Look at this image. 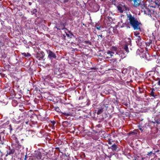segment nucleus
I'll list each match as a JSON object with an SVG mask.
<instances>
[{
  "label": "nucleus",
  "instance_id": "a18cd8bd",
  "mask_svg": "<svg viewBox=\"0 0 160 160\" xmlns=\"http://www.w3.org/2000/svg\"><path fill=\"white\" fill-rule=\"evenodd\" d=\"M59 152H60V150H59Z\"/></svg>",
  "mask_w": 160,
  "mask_h": 160
},
{
  "label": "nucleus",
  "instance_id": "58836bf2",
  "mask_svg": "<svg viewBox=\"0 0 160 160\" xmlns=\"http://www.w3.org/2000/svg\"><path fill=\"white\" fill-rule=\"evenodd\" d=\"M29 4L30 5H31V3L30 2H29Z\"/></svg>",
  "mask_w": 160,
  "mask_h": 160
},
{
  "label": "nucleus",
  "instance_id": "7ed1b4c3",
  "mask_svg": "<svg viewBox=\"0 0 160 160\" xmlns=\"http://www.w3.org/2000/svg\"><path fill=\"white\" fill-rule=\"evenodd\" d=\"M111 51L115 52L116 58L115 60L116 61L119 59V58H125L126 55L123 52L122 50L120 49H118L117 48L115 47H112L111 49Z\"/></svg>",
  "mask_w": 160,
  "mask_h": 160
},
{
  "label": "nucleus",
  "instance_id": "7c9ffc66",
  "mask_svg": "<svg viewBox=\"0 0 160 160\" xmlns=\"http://www.w3.org/2000/svg\"><path fill=\"white\" fill-rule=\"evenodd\" d=\"M158 85L160 86V78L159 79L158 82Z\"/></svg>",
  "mask_w": 160,
  "mask_h": 160
},
{
  "label": "nucleus",
  "instance_id": "a878e982",
  "mask_svg": "<svg viewBox=\"0 0 160 160\" xmlns=\"http://www.w3.org/2000/svg\"><path fill=\"white\" fill-rule=\"evenodd\" d=\"M55 110L57 112H59V109L58 107L55 108Z\"/></svg>",
  "mask_w": 160,
  "mask_h": 160
},
{
  "label": "nucleus",
  "instance_id": "a19ab883",
  "mask_svg": "<svg viewBox=\"0 0 160 160\" xmlns=\"http://www.w3.org/2000/svg\"><path fill=\"white\" fill-rule=\"evenodd\" d=\"M153 149L155 150V148H153Z\"/></svg>",
  "mask_w": 160,
  "mask_h": 160
},
{
  "label": "nucleus",
  "instance_id": "9d476101",
  "mask_svg": "<svg viewBox=\"0 0 160 160\" xmlns=\"http://www.w3.org/2000/svg\"><path fill=\"white\" fill-rule=\"evenodd\" d=\"M141 1L140 0H134V6L135 7H138L140 5Z\"/></svg>",
  "mask_w": 160,
  "mask_h": 160
},
{
  "label": "nucleus",
  "instance_id": "20e7f679",
  "mask_svg": "<svg viewBox=\"0 0 160 160\" xmlns=\"http://www.w3.org/2000/svg\"><path fill=\"white\" fill-rule=\"evenodd\" d=\"M117 8L118 9V12L121 13L129 10L128 8L125 3L122 2L119 4L117 6Z\"/></svg>",
  "mask_w": 160,
  "mask_h": 160
},
{
  "label": "nucleus",
  "instance_id": "c03bdc74",
  "mask_svg": "<svg viewBox=\"0 0 160 160\" xmlns=\"http://www.w3.org/2000/svg\"><path fill=\"white\" fill-rule=\"evenodd\" d=\"M59 152H60V150H59Z\"/></svg>",
  "mask_w": 160,
  "mask_h": 160
},
{
  "label": "nucleus",
  "instance_id": "f8f14e48",
  "mask_svg": "<svg viewBox=\"0 0 160 160\" xmlns=\"http://www.w3.org/2000/svg\"><path fill=\"white\" fill-rule=\"evenodd\" d=\"M36 157L37 159H40L42 157L41 153L39 152H37L36 154Z\"/></svg>",
  "mask_w": 160,
  "mask_h": 160
},
{
  "label": "nucleus",
  "instance_id": "37998d69",
  "mask_svg": "<svg viewBox=\"0 0 160 160\" xmlns=\"http://www.w3.org/2000/svg\"><path fill=\"white\" fill-rule=\"evenodd\" d=\"M28 54H29H29H29V53H28Z\"/></svg>",
  "mask_w": 160,
  "mask_h": 160
},
{
  "label": "nucleus",
  "instance_id": "aec40b11",
  "mask_svg": "<svg viewBox=\"0 0 160 160\" xmlns=\"http://www.w3.org/2000/svg\"><path fill=\"white\" fill-rule=\"evenodd\" d=\"M139 34H140V33L139 32H134V35L135 36H136L137 37L139 36Z\"/></svg>",
  "mask_w": 160,
  "mask_h": 160
},
{
  "label": "nucleus",
  "instance_id": "412c9836",
  "mask_svg": "<svg viewBox=\"0 0 160 160\" xmlns=\"http://www.w3.org/2000/svg\"><path fill=\"white\" fill-rule=\"evenodd\" d=\"M155 3L158 6L160 7V2H158V1H155Z\"/></svg>",
  "mask_w": 160,
  "mask_h": 160
},
{
  "label": "nucleus",
  "instance_id": "9b49d317",
  "mask_svg": "<svg viewBox=\"0 0 160 160\" xmlns=\"http://www.w3.org/2000/svg\"><path fill=\"white\" fill-rule=\"evenodd\" d=\"M155 90L154 88H152L151 90L150 95L154 97V98H156V97L157 96V95H155Z\"/></svg>",
  "mask_w": 160,
  "mask_h": 160
},
{
  "label": "nucleus",
  "instance_id": "473e14b6",
  "mask_svg": "<svg viewBox=\"0 0 160 160\" xmlns=\"http://www.w3.org/2000/svg\"><path fill=\"white\" fill-rule=\"evenodd\" d=\"M111 1L112 2H116V0H111Z\"/></svg>",
  "mask_w": 160,
  "mask_h": 160
},
{
  "label": "nucleus",
  "instance_id": "2eb2a0df",
  "mask_svg": "<svg viewBox=\"0 0 160 160\" xmlns=\"http://www.w3.org/2000/svg\"><path fill=\"white\" fill-rule=\"evenodd\" d=\"M107 54L111 57L113 56L115 52L109 50L107 51Z\"/></svg>",
  "mask_w": 160,
  "mask_h": 160
},
{
  "label": "nucleus",
  "instance_id": "79ce46f5",
  "mask_svg": "<svg viewBox=\"0 0 160 160\" xmlns=\"http://www.w3.org/2000/svg\"><path fill=\"white\" fill-rule=\"evenodd\" d=\"M67 35L68 36V34H67Z\"/></svg>",
  "mask_w": 160,
  "mask_h": 160
},
{
  "label": "nucleus",
  "instance_id": "72a5a7b5",
  "mask_svg": "<svg viewBox=\"0 0 160 160\" xmlns=\"http://www.w3.org/2000/svg\"><path fill=\"white\" fill-rule=\"evenodd\" d=\"M56 149L59 150V148L58 147L56 148Z\"/></svg>",
  "mask_w": 160,
  "mask_h": 160
},
{
  "label": "nucleus",
  "instance_id": "f704fd0d",
  "mask_svg": "<svg viewBox=\"0 0 160 160\" xmlns=\"http://www.w3.org/2000/svg\"><path fill=\"white\" fill-rule=\"evenodd\" d=\"M147 1H148V2H152V0H147Z\"/></svg>",
  "mask_w": 160,
  "mask_h": 160
},
{
  "label": "nucleus",
  "instance_id": "a211bd4d",
  "mask_svg": "<svg viewBox=\"0 0 160 160\" xmlns=\"http://www.w3.org/2000/svg\"><path fill=\"white\" fill-rule=\"evenodd\" d=\"M95 27L98 30H100L101 27L99 26L98 23L96 24L95 26Z\"/></svg>",
  "mask_w": 160,
  "mask_h": 160
},
{
  "label": "nucleus",
  "instance_id": "cd10ccee",
  "mask_svg": "<svg viewBox=\"0 0 160 160\" xmlns=\"http://www.w3.org/2000/svg\"><path fill=\"white\" fill-rule=\"evenodd\" d=\"M68 2H69V0H63V2L64 3H67Z\"/></svg>",
  "mask_w": 160,
  "mask_h": 160
},
{
  "label": "nucleus",
  "instance_id": "ddd939ff",
  "mask_svg": "<svg viewBox=\"0 0 160 160\" xmlns=\"http://www.w3.org/2000/svg\"><path fill=\"white\" fill-rule=\"evenodd\" d=\"M118 148L117 146L115 144H113L110 148L113 151H116Z\"/></svg>",
  "mask_w": 160,
  "mask_h": 160
},
{
  "label": "nucleus",
  "instance_id": "c85d7f7f",
  "mask_svg": "<svg viewBox=\"0 0 160 160\" xmlns=\"http://www.w3.org/2000/svg\"><path fill=\"white\" fill-rule=\"evenodd\" d=\"M22 55H23L24 56H25V57H26L27 56V54L26 53H22Z\"/></svg>",
  "mask_w": 160,
  "mask_h": 160
},
{
  "label": "nucleus",
  "instance_id": "5701e85b",
  "mask_svg": "<svg viewBox=\"0 0 160 160\" xmlns=\"http://www.w3.org/2000/svg\"><path fill=\"white\" fill-rule=\"evenodd\" d=\"M37 11L36 9H34L31 12V13H32V14H33L37 12Z\"/></svg>",
  "mask_w": 160,
  "mask_h": 160
},
{
  "label": "nucleus",
  "instance_id": "0eeeda50",
  "mask_svg": "<svg viewBox=\"0 0 160 160\" xmlns=\"http://www.w3.org/2000/svg\"><path fill=\"white\" fill-rule=\"evenodd\" d=\"M152 72L156 71L158 73L160 72V66H159L158 65H156L155 67H153L151 70Z\"/></svg>",
  "mask_w": 160,
  "mask_h": 160
},
{
  "label": "nucleus",
  "instance_id": "2f4dec72",
  "mask_svg": "<svg viewBox=\"0 0 160 160\" xmlns=\"http://www.w3.org/2000/svg\"><path fill=\"white\" fill-rule=\"evenodd\" d=\"M108 143L110 145H111L112 144V143L111 142L110 140L108 142Z\"/></svg>",
  "mask_w": 160,
  "mask_h": 160
},
{
  "label": "nucleus",
  "instance_id": "c9c22d12",
  "mask_svg": "<svg viewBox=\"0 0 160 160\" xmlns=\"http://www.w3.org/2000/svg\"><path fill=\"white\" fill-rule=\"evenodd\" d=\"M101 1H105L106 0H100Z\"/></svg>",
  "mask_w": 160,
  "mask_h": 160
},
{
  "label": "nucleus",
  "instance_id": "49530a36",
  "mask_svg": "<svg viewBox=\"0 0 160 160\" xmlns=\"http://www.w3.org/2000/svg\"><path fill=\"white\" fill-rule=\"evenodd\" d=\"M2 160H3V159H2Z\"/></svg>",
  "mask_w": 160,
  "mask_h": 160
},
{
  "label": "nucleus",
  "instance_id": "e433bc0d",
  "mask_svg": "<svg viewBox=\"0 0 160 160\" xmlns=\"http://www.w3.org/2000/svg\"><path fill=\"white\" fill-rule=\"evenodd\" d=\"M28 122H26V124H28Z\"/></svg>",
  "mask_w": 160,
  "mask_h": 160
},
{
  "label": "nucleus",
  "instance_id": "6ab92c4d",
  "mask_svg": "<svg viewBox=\"0 0 160 160\" xmlns=\"http://www.w3.org/2000/svg\"><path fill=\"white\" fill-rule=\"evenodd\" d=\"M137 37V38L136 39H137V40L136 41V42H138L139 43L140 42V41L141 40V38H140V36H138Z\"/></svg>",
  "mask_w": 160,
  "mask_h": 160
},
{
  "label": "nucleus",
  "instance_id": "f03ea898",
  "mask_svg": "<svg viewBox=\"0 0 160 160\" xmlns=\"http://www.w3.org/2000/svg\"><path fill=\"white\" fill-rule=\"evenodd\" d=\"M128 18L129 21V24L134 30L140 29V26L141 25V24L134 17V16L129 14L128 16Z\"/></svg>",
  "mask_w": 160,
  "mask_h": 160
},
{
  "label": "nucleus",
  "instance_id": "f257e3e1",
  "mask_svg": "<svg viewBox=\"0 0 160 160\" xmlns=\"http://www.w3.org/2000/svg\"><path fill=\"white\" fill-rule=\"evenodd\" d=\"M142 8L143 10L144 13L150 16L151 17L153 16L156 18H158L160 17V9L159 8L155 10L152 9L151 7L150 8H147L144 6H142Z\"/></svg>",
  "mask_w": 160,
  "mask_h": 160
},
{
  "label": "nucleus",
  "instance_id": "4468645a",
  "mask_svg": "<svg viewBox=\"0 0 160 160\" xmlns=\"http://www.w3.org/2000/svg\"><path fill=\"white\" fill-rule=\"evenodd\" d=\"M97 113L98 115H99L101 114L103 111V108H98Z\"/></svg>",
  "mask_w": 160,
  "mask_h": 160
},
{
  "label": "nucleus",
  "instance_id": "393cba45",
  "mask_svg": "<svg viewBox=\"0 0 160 160\" xmlns=\"http://www.w3.org/2000/svg\"><path fill=\"white\" fill-rule=\"evenodd\" d=\"M159 151V150H154V151L153 152V154H154L155 153H156L157 152H158Z\"/></svg>",
  "mask_w": 160,
  "mask_h": 160
},
{
  "label": "nucleus",
  "instance_id": "b1692460",
  "mask_svg": "<svg viewBox=\"0 0 160 160\" xmlns=\"http://www.w3.org/2000/svg\"><path fill=\"white\" fill-rule=\"evenodd\" d=\"M153 152L151 151L149 152H148L147 154V155L148 156H150L151 154H153Z\"/></svg>",
  "mask_w": 160,
  "mask_h": 160
},
{
  "label": "nucleus",
  "instance_id": "ea45409f",
  "mask_svg": "<svg viewBox=\"0 0 160 160\" xmlns=\"http://www.w3.org/2000/svg\"><path fill=\"white\" fill-rule=\"evenodd\" d=\"M158 160H160V158H158Z\"/></svg>",
  "mask_w": 160,
  "mask_h": 160
},
{
  "label": "nucleus",
  "instance_id": "4be33fe9",
  "mask_svg": "<svg viewBox=\"0 0 160 160\" xmlns=\"http://www.w3.org/2000/svg\"><path fill=\"white\" fill-rule=\"evenodd\" d=\"M76 0H69V3H73L76 1Z\"/></svg>",
  "mask_w": 160,
  "mask_h": 160
},
{
  "label": "nucleus",
  "instance_id": "39448f33",
  "mask_svg": "<svg viewBox=\"0 0 160 160\" xmlns=\"http://www.w3.org/2000/svg\"><path fill=\"white\" fill-rule=\"evenodd\" d=\"M44 55V53L43 52H39L36 54L35 57L39 60L40 61L43 58Z\"/></svg>",
  "mask_w": 160,
  "mask_h": 160
},
{
  "label": "nucleus",
  "instance_id": "4c0bfd02",
  "mask_svg": "<svg viewBox=\"0 0 160 160\" xmlns=\"http://www.w3.org/2000/svg\"><path fill=\"white\" fill-rule=\"evenodd\" d=\"M2 160V158H0V160Z\"/></svg>",
  "mask_w": 160,
  "mask_h": 160
},
{
  "label": "nucleus",
  "instance_id": "6e6552de",
  "mask_svg": "<svg viewBox=\"0 0 160 160\" xmlns=\"http://www.w3.org/2000/svg\"><path fill=\"white\" fill-rule=\"evenodd\" d=\"M136 54L139 55L141 57H143V52L142 49H138L136 51Z\"/></svg>",
  "mask_w": 160,
  "mask_h": 160
},
{
  "label": "nucleus",
  "instance_id": "bb28decb",
  "mask_svg": "<svg viewBox=\"0 0 160 160\" xmlns=\"http://www.w3.org/2000/svg\"><path fill=\"white\" fill-rule=\"evenodd\" d=\"M98 39L99 38H100V39H101L102 38V35H98Z\"/></svg>",
  "mask_w": 160,
  "mask_h": 160
},
{
  "label": "nucleus",
  "instance_id": "dca6fc26",
  "mask_svg": "<svg viewBox=\"0 0 160 160\" xmlns=\"http://www.w3.org/2000/svg\"><path fill=\"white\" fill-rule=\"evenodd\" d=\"M123 49L126 51V52L128 53L129 52L127 45H125L123 47Z\"/></svg>",
  "mask_w": 160,
  "mask_h": 160
},
{
  "label": "nucleus",
  "instance_id": "f3484780",
  "mask_svg": "<svg viewBox=\"0 0 160 160\" xmlns=\"http://www.w3.org/2000/svg\"><path fill=\"white\" fill-rule=\"evenodd\" d=\"M62 113L65 116H72V114L70 113H67L65 112H62Z\"/></svg>",
  "mask_w": 160,
  "mask_h": 160
},
{
  "label": "nucleus",
  "instance_id": "c756f323",
  "mask_svg": "<svg viewBox=\"0 0 160 160\" xmlns=\"http://www.w3.org/2000/svg\"><path fill=\"white\" fill-rule=\"evenodd\" d=\"M9 129L10 130V131H11L12 130V128L11 125H9Z\"/></svg>",
  "mask_w": 160,
  "mask_h": 160
},
{
  "label": "nucleus",
  "instance_id": "1a4fd4ad",
  "mask_svg": "<svg viewBox=\"0 0 160 160\" xmlns=\"http://www.w3.org/2000/svg\"><path fill=\"white\" fill-rule=\"evenodd\" d=\"M107 13L106 15V17L108 19H112V16L113 15V13L110 11H108L107 12Z\"/></svg>",
  "mask_w": 160,
  "mask_h": 160
},
{
  "label": "nucleus",
  "instance_id": "423d86ee",
  "mask_svg": "<svg viewBox=\"0 0 160 160\" xmlns=\"http://www.w3.org/2000/svg\"><path fill=\"white\" fill-rule=\"evenodd\" d=\"M48 57L50 59L52 58L55 59L56 58V56L54 53L51 51H49L48 52Z\"/></svg>",
  "mask_w": 160,
  "mask_h": 160
}]
</instances>
